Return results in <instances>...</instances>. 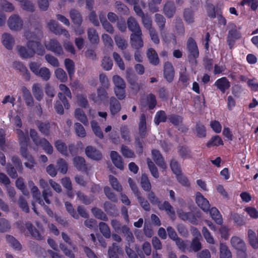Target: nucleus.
Here are the masks:
<instances>
[{
    "label": "nucleus",
    "instance_id": "338daca9",
    "mask_svg": "<svg viewBox=\"0 0 258 258\" xmlns=\"http://www.w3.org/2000/svg\"><path fill=\"white\" fill-rule=\"evenodd\" d=\"M113 63L109 57L104 56L102 60L101 66L106 71H109L112 69Z\"/></svg>",
    "mask_w": 258,
    "mask_h": 258
},
{
    "label": "nucleus",
    "instance_id": "1a4fd4ad",
    "mask_svg": "<svg viewBox=\"0 0 258 258\" xmlns=\"http://www.w3.org/2000/svg\"><path fill=\"white\" fill-rule=\"evenodd\" d=\"M142 32L141 33H132L130 36L131 44L132 46L139 49L143 47L144 42L142 38Z\"/></svg>",
    "mask_w": 258,
    "mask_h": 258
},
{
    "label": "nucleus",
    "instance_id": "864d4df0",
    "mask_svg": "<svg viewBox=\"0 0 258 258\" xmlns=\"http://www.w3.org/2000/svg\"><path fill=\"white\" fill-rule=\"evenodd\" d=\"M148 168L150 171L152 175L155 178H158L159 176L158 169L154 163L149 158L147 160Z\"/></svg>",
    "mask_w": 258,
    "mask_h": 258
},
{
    "label": "nucleus",
    "instance_id": "69168bd1",
    "mask_svg": "<svg viewBox=\"0 0 258 258\" xmlns=\"http://www.w3.org/2000/svg\"><path fill=\"white\" fill-rule=\"evenodd\" d=\"M11 226L9 222L5 218L0 219V232H6L11 229Z\"/></svg>",
    "mask_w": 258,
    "mask_h": 258
},
{
    "label": "nucleus",
    "instance_id": "bf43d9fd",
    "mask_svg": "<svg viewBox=\"0 0 258 258\" xmlns=\"http://www.w3.org/2000/svg\"><path fill=\"white\" fill-rule=\"evenodd\" d=\"M118 250V246L115 243H113L112 246L108 248V255L109 258H119L117 253Z\"/></svg>",
    "mask_w": 258,
    "mask_h": 258
},
{
    "label": "nucleus",
    "instance_id": "c03bdc74",
    "mask_svg": "<svg viewBox=\"0 0 258 258\" xmlns=\"http://www.w3.org/2000/svg\"><path fill=\"white\" fill-rule=\"evenodd\" d=\"M92 212L96 218L104 221L108 220L106 215L101 209L93 208L92 209Z\"/></svg>",
    "mask_w": 258,
    "mask_h": 258
},
{
    "label": "nucleus",
    "instance_id": "c85d7f7f",
    "mask_svg": "<svg viewBox=\"0 0 258 258\" xmlns=\"http://www.w3.org/2000/svg\"><path fill=\"white\" fill-rule=\"evenodd\" d=\"M87 35L91 43L95 44L99 42V37L96 30L94 28H88L87 30Z\"/></svg>",
    "mask_w": 258,
    "mask_h": 258
},
{
    "label": "nucleus",
    "instance_id": "680f3d73",
    "mask_svg": "<svg viewBox=\"0 0 258 258\" xmlns=\"http://www.w3.org/2000/svg\"><path fill=\"white\" fill-rule=\"evenodd\" d=\"M120 131L121 138L123 139L124 141L130 142L131 138L128 127L126 125L122 126L120 127Z\"/></svg>",
    "mask_w": 258,
    "mask_h": 258
},
{
    "label": "nucleus",
    "instance_id": "3c124183",
    "mask_svg": "<svg viewBox=\"0 0 258 258\" xmlns=\"http://www.w3.org/2000/svg\"><path fill=\"white\" fill-rule=\"evenodd\" d=\"M91 125L93 132L95 135L100 139H102L103 138V134L100 127L98 125V123L95 120H92L91 122Z\"/></svg>",
    "mask_w": 258,
    "mask_h": 258
},
{
    "label": "nucleus",
    "instance_id": "b1692460",
    "mask_svg": "<svg viewBox=\"0 0 258 258\" xmlns=\"http://www.w3.org/2000/svg\"><path fill=\"white\" fill-rule=\"evenodd\" d=\"M147 56L150 63L156 66L159 62L158 55L155 50L152 48H149L147 51Z\"/></svg>",
    "mask_w": 258,
    "mask_h": 258
},
{
    "label": "nucleus",
    "instance_id": "72a5a7b5",
    "mask_svg": "<svg viewBox=\"0 0 258 258\" xmlns=\"http://www.w3.org/2000/svg\"><path fill=\"white\" fill-rule=\"evenodd\" d=\"M22 90L26 104L29 106H33L34 104V100L30 91L25 87H23Z\"/></svg>",
    "mask_w": 258,
    "mask_h": 258
},
{
    "label": "nucleus",
    "instance_id": "603ef678",
    "mask_svg": "<svg viewBox=\"0 0 258 258\" xmlns=\"http://www.w3.org/2000/svg\"><path fill=\"white\" fill-rule=\"evenodd\" d=\"M39 131L45 136H48L49 134L50 124L49 123L38 122L37 123Z\"/></svg>",
    "mask_w": 258,
    "mask_h": 258
},
{
    "label": "nucleus",
    "instance_id": "bb28decb",
    "mask_svg": "<svg viewBox=\"0 0 258 258\" xmlns=\"http://www.w3.org/2000/svg\"><path fill=\"white\" fill-rule=\"evenodd\" d=\"M152 158L157 165L162 168H166L164 159L159 151L153 150L152 151Z\"/></svg>",
    "mask_w": 258,
    "mask_h": 258
},
{
    "label": "nucleus",
    "instance_id": "6e6d98bb",
    "mask_svg": "<svg viewBox=\"0 0 258 258\" xmlns=\"http://www.w3.org/2000/svg\"><path fill=\"white\" fill-rule=\"evenodd\" d=\"M142 18V22L144 27L149 31L154 29L152 27L151 18L148 15H144Z\"/></svg>",
    "mask_w": 258,
    "mask_h": 258
},
{
    "label": "nucleus",
    "instance_id": "79ce46f5",
    "mask_svg": "<svg viewBox=\"0 0 258 258\" xmlns=\"http://www.w3.org/2000/svg\"><path fill=\"white\" fill-rule=\"evenodd\" d=\"M37 76H39L43 81H48L51 76V73L49 70L46 67H42L40 68L38 72Z\"/></svg>",
    "mask_w": 258,
    "mask_h": 258
},
{
    "label": "nucleus",
    "instance_id": "2eb2a0df",
    "mask_svg": "<svg viewBox=\"0 0 258 258\" xmlns=\"http://www.w3.org/2000/svg\"><path fill=\"white\" fill-rule=\"evenodd\" d=\"M198 10L197 7L195 8H188L185 9L183 12V17L185 21L188 24H192L195 22V13Z\"/></svg>",
    "mask_w": 258,
    "mask_h": 258
},
{
    "label": "nucleus",
    "instance_id": "4d7b16f0",
    "mask_svg": "<svg viewBox=\"0 0 258 258\" xmlns=\"http://www.w3.org/2000/svg\"><path fill=\"white\" fill-rule=\"evenodd\" d=\"M75 132L78 136L84 138L86 136V131L83 126L80 123L76 122L74 125Z\"/></svg>",
    "mask_w": 258,
    "mask_h": 258
},
{
    "label": "nucleus",
    "instance_id": "a19ab883",
    "mask_svg": "<svg viewBox=\"0 0 258 258\" xmlns=\"http://www.w3.org/2000/svg\"><path fill=\"white\" fill-rule=\"evenodd\" d=\"M99 228L102 234L106 238H109L111 236L110 229L107 224L101 222L99 223Z\"/></svg>",
    "mask_w": 258,
    "mask_h": 258
},
{
    "label": "nucleus",
    "instance_id": "f3484780",
    "mask_svg": "<svg viewBox=\"0 0 258 258\" xmlns=\"http://www.w3.org/2000/svg\"><path fill=\"white\" fill-rule=\"evenodd\" d=\"M230 243L232 247L236 250L244 248L246 247L244 240L240 237L233 236L230 239Z\"/></svg>",
    "mask_w": 258,
    "mask_h": 258
},
{
    "label": "nucleus",
    "instance_id": "aec40b11",
    "mask_svg": "<svg viewBox=\"0 0 258 258\" xmlns=\"http://www.w3.org/2000/svg\"><path fill=\"white\" fill-rule=\"evenodd\" d=\"M16 50L19 55L23 58H31L34 55V52L33 50H30L22 45H18Z\"/></svg>",
    "mask_w": 258,
    "mask_h": 258
},
{
    "label": "nucleus",
    "instance_id": "a211bd4d",
    "mask_svg": "<svg viewBox=\"0 0 258 258\" xmlns=\"http://www.w3.org/2000/svg\"><path fill=\"white\" fill-rule=\"evenodd\" d=\"M175 12L176 7L173 2L169 1L165 3L163 8V13L167 18L173 17Z\"/></svg>",
    "mask_w": 258,
    "mask_h": 258
},
{
    "label": "nucleus",
    "instance_id": "4c0bfd02",
    "mask_svg": "<svg viewBox=\"0 0 258 258\" xmlns=\"http://www.w3.org/2000/svg\"><path fill=\"white\" fill-rule=\"evenodd\" d=\"M41 146L45 152L49 155L52 154L53 151V147L50 143L45 138H41L39 143V146Z\"/></svg>",
    "mask_w": 258,
    "mask_h": 258
},
{
    "label": "nucleus",
    "instance_id": "f704fd0d",
    "mask_svg": "<svg viewBox=\"0 0 258 258\" xmlns=\"http://www.w3.org/2000/svg\"><path fill=\"white\" fill-rule=\"evenodd\" d=\"M155 21L158 25L161 32L162 36H163V31L165 28L166 19L164 16L160 14L155 15Z\"/></svg>",
    "mask_w": 258,
    "mask_h": 258
},
{
    "label": "nucleus",
    "instance_id": "9b49d317",
    "mask_svg": "<svg viewBox=\"0 0 258 258\" xmlns=\"http://www.w3.org/2000/svg\"><path fill=\"white\" fill-rule=\"evenodd\" d=\"M196 201L199 207L203 211L205 212L209 211L210 207L209 202L201 193L198 192L196 194Z\"/></svg>",
    "mask_w": 258,
    "mask_h": 258
},
{
    "label": "nucleus",
    "instance_id": "2f4dec72",
    "mask_svg": "<svg viewBox=\"0 0 258 258\" xmlns=\"http://www.w3.org/2000/svg\"><path fill=\"white\" fill-rule=\"evenodd\" d=\"M209 211L211 217L215 222L218 224L221 225L223 223V219L218 210L215 207H213Z\"/></svg>",
    "mask_w": 258,
    "mask_h": 258
},
{
    "label": "nucleus",
    "instance_id": "49530a36",
    "mask_svg": "<svg viewBox=\"0 0 258 258\" xmlns=\"http://www.w3.org/2000/svg\"><path fill=\"white\" fill-rule=\"evenodd\" d=\"M103 208L104 210L110 215H115L117 212L116 206L109 202L104 203Z\"/></svg>",
    "mask_w": 258,
    "mask_h": 258
},
{
    "label": "nucleus",
    "instance_id": "f03ea898",
    "mask_svg": "<svg viewBox=\"0 0 258 258\" xmlns=\"http://www.w3.org/2000/svg\"><path fill=\"white\" fill-rule=\"evenodd\" d=\"M105 89L102 87H98L97 90V93L91 94L90 99L98 104L106 103L109 96Z\"/></svg>",
    "mask_w": 258,
    "mask_h": 258
},
{
    "label": "nucleus",
    "instance_id": "20e7f679",
    "mask_svg": "<svg viewBox=\"0 0 258 258\" xmlns=\"http://www.w3.org/2000/svg\"><path fill=\"white\" fill-rule=\"evenodd\" d=\"M187 56L189 59H197L199 56V50L196 41L191 37L188 38L186 42Z\"/></svg>",
    "mask_w": 258,
    "mask_h": 258
},
{
    "label": "nucleus",
    "instance_id": "9d476101",
    "mask_svg": "<svg viewBox=\"0 0 258 258\" xmlns=\"http://www.w3.org/2000/svg\"><path fill=\"white\" fill-rule=\"evenodd\" d=\"M109 109L112 116L117 115L121 109V106L119 101L114 96L109 98Z\"/></svg>",
    "mask_w": 258,
    "mask_h": 258
},
{
    "label": "nucleus",
    "instance_id": "7ed1b4c3",
    "mask_svg": "<svg viewBox=\"0 0 258 258\" xmlns=\"http://www.w3.org/2000/svg\"><path fill=\"white\" fill-rule=\"evenodd\" d=\"M227 29L228 33L227 41L230 48H232L234 44L235 40L240 38L241 35L239 32L237 30V26L233 23H229L227 26Z\"/></svg>",
    "mask_w": 258,
    "mask_h": 258
},
{
    "label": "nucleus",
    "instance_id": "e433bc0d",
    "mask_svg": "<svg viewBox=\"0 0 258 258\" xmlns=\"http://www.w3.org/2000/svg\"><path fill=\"white\" fill-rule=\"evenodd\" d=\"M220 258H232V254L228 246L223 243L220 244Z\"/></svg>",
    "mask_w": 258,
    "mask_h": 258
},
{
    "label": "nucleus",
    "instance_id": "5fc2aeb1",
    "mask_svg": "<svg viewBox=\"0 0 258 258\" xmlns=\"http://www.w3.org/2000/svg\"><path fill=\"white\" fill-rule=\"evenodd\" d=\"M114 40L116 45L121 50H123L126 48L127 43L126 40L120 36H116L114 38Z\"/></svg>",
    "mask_w": 258,
    "mask_h": 258
},
{
    "label": "nucleus",
    "instance_id": "5701e85b",
    "mask_svg": "<svg viewBox=\"0 0 258 258\" xmlns=\"http://www.w3.org/2000/svg\"><path fill=\"white\" fill-rule=\"evenodd\" d=\"M139 131L141 138H144L147 132L146 117L144 114H142L140 117Z\"/></svg>",
    "mask_w": 258,
    "mask_h": 258
},
{
    "label": "nucleus",
    "instance_id": "cd10ccee",
    "mask_svg": "<svg viewBox=\"0 0 258 258\" xmlns=\"http://www.w3.org/2000/svg\"><path fill=\"white\" fill-rule=\"evenodd\" d=\"M32 92L35 99L40 101L43 97V93L41 89L40 84L35 83L33 85L32 88Z\"/></svg>",
    "mask_w": 258,
    "mask_h": 258
},
{
    "label": "nucleus",
    "instance_id": "0eeeda50",
    "mask_svg": "<svg viewBox=\"0 0 258 258\" xmlns=\"http://www.w3.org/2000/svg\"><path fill=\"white\" fill-rule=\"evenodd\" d=\"M179 218L183 221H188L194 225L198 224V216L195 215L192 212H185L182 210H178L177 211Z\"/></svg>",
    "mask_w": 258,
    "mask_h": 258
},
{
    "label": "nucleus",
    "instance_id": "f257e3e1",
    "mask_svg": "<svg viewBox=\"0 0 258 258\" xmlns=\"http://www.w3.org/2000/svg\"><path fill=\"white\" fill-rule=\"evenodd\" d=\"M7 24L12 31L18 32L23 29L24 21L19 15L13 14L8 19Z\"/></svg>",
    "mask_w": 258,
    "mask_h": 258
},
{
    "label": "nucleus",
    "instance_id": "ea45409f",
    "mask_svg": "<svg viewBox=\"0 0 258 258\" xmlns=\"http://www.w3.org/2000/svg\"><path fill=\"white\" fill-rule=\"evenodd\" d=\"M74 166L80 170H84L86 169L85 160L83 157L77 156L73 159Z\"/></svg>",
    "mask_w": 258,
    "mask_h": 258
},
{
    "label": "nucleus",
    "instance_id": "7c9ffc66",
    "mask_svg": "<svg viewBox=\"0 0 258 258\" xmlns=\"http://www.w3.org/2000/svg\"><path fill=\"white\" fill-rule=\"evenodd\" d=\"M55 147L58 152L62 155L67 156L69 155L68 147L66 144L61 140H57L54 143Z\"/></svg>",
    "mask_w": 258,
    "mask_h": 258
},
{
    "label": "nucleus",
    "instance_id": "423d86ee",
    "mask_svg": "<svg viewBox=\"0 0 258 258\" xmlns=\"http://www.w3.org/2000/svg\"><path fill=\"white\" fill-rule=\"evenodd\" d=\"M25 227L32 237L36 240H41L44 238L43 230L42 228H40V231L38 230L30 222L25 223Z\"/></svg>",
    "mask_w": 258,
    "mask_h": 258
},
{
    "label": "nucleus",
    "instance_id": "37998d69",
    "mask_svg": "<svg viewBox=\"0 0 258 258\" xmlns=\"http://www.w3.org/2000/svg\"><path fill=\"white\" fill-rule=\"evenodd\" d=\"M109 179L111 185L115 190L119 192H122V186L118 182L116 178L110 175L109 176Z\"/></svg>",
    "mask_w": 258,
    "mask_h": 258
},
{
    "label": "nucleus",
    "instance_id": "a18cd8bd",
    "mask_svg": "<svg viewBox=\"0 0 258 258\" xmlns=\"http://www.w3.org/2000/svg\"><path fill=\"white\" fill-rule=\"evenodd\" d=\"M55 75L56 78L62 83H65L68 81L67 73L61 68H58L55 71Z\"/></svg>",
    "mask_w": 258,
    "mask_h": 258
},
{
    "label": "nucleus",
    "instance_id": "4468645a",
    "mask_svg": "<svg viewBox=\"0 0 258 258\" xmlns=\"http://www.w3.org/2000/svg\"><path fill=\"white\" fill-rule=\"evenodd\" d=\"M164 75L168 82H171L173 80L174 77V68L172 64L168 61L164 63Z\"/></svg>",
    "mask_w": 258,
    "mask_h": 258
},
{
    "label": "nucleus",
    "instance_id": "e2e57ef3",
    "mask_svg": "<svg viewBox=\"0 0 258 258\" xmlns=\"http://www.w3.org/2000/svg\"><path fill=\"white\" fill-rule=\"evenodd\" d=\"M138 202L142 208L146 211H149L151 210V207L148 201L146 200L141 195L137 197Z\"/></svg>",
    "mask_w": 258,
    "mask_h": 258
},
{
    "label": "nucleus",
    "instance_id": "ddd939ff",
    "mask_svg": "<svg viewBox=\"0 0 258 258\" xmlns=\"http://www.w3.org/2000/svg\"><path fill=\"white\" fill-rule=\"evenodd\" d=\"M158 207L159 210L165 211L167 215L172 220H174L175 212L173 207L169 202L165 201L162 204L160 203Z\"/></svg>",
    "mask_w": 258,
    "mask_h": 258
},
{
    "label": "nucleus",
    "instance_id": "39448f33",
    "mask_svg": "<svg viewBox=\"0 0 258 258\" xmlns=\"http://www.w3.org/2000/svg\"><path fill=\"white\" fill-rule=\"evenodd\" d=\"M59 89L60 92L58 93V97L63 103L65 108L68 109L70 108V104L66 98V97L72 98L71 91L64 84H60L59 86Z\"/></svg>",
    "mask_w": 258,
    "mask_h": 258
},
{
    "label": "nucleus",
    "instance_id": "f8f14e48",
    "mask_svg": "<svg viewBox=\"0 0 258 258\" xmlns=\"http://www.w3.org/2000/svg\"><path fill=\"white\" fill-rule=\"evenodd\" d=\"M85 153L87 157L94 160H100L102 157L101 153L95 148L91 146L86 147Z\"/></svg>",
    "mask_w": 258,
    "mask_h": 258
},
{
    "label": "nucleus",
    "instance_id": "13d9d810",
    "mask_svg": "<svg viewBox=\"0 0 258 258\" xmlns=\"http://www.w3.org/2000/svg\"><path fill=\"white\" fill-rule=\"evenodd\" d=\"M104 194L107 198L114 203L118 202V199L115 194L111 190L110 187L105 186L104 188Z\"/></svg>",
    "mask_w": 258,
    "mask_h": 258
},
{
    "label": "nucleus",
    "instance_id": "c756f323",
    "mask_svg": "<svg viewBox=\"0 0 258 258\" xmlns=\"http://www.w3.org/2000/svg\"><path fill=\"white\" fill-rule=\"evenodd\" d=\"M75 117L85 125H88L89 121L85 112L80 108H77L75 111Z\"/></svg>",
    "mask_w": 258,
    "mask_h": 258
},
{
    "label": "nucleus",
    "instance_id": "58836bf2",
    "mask_svg": "<svg viewBox=\"0 0 258 258\" xmlns=\"http://www.w3.org/2000/svg\"><path fill=\"white\" fill-rule=\"evenodd\" d=\"M6 238L8 243L14 249L18 250L21 249L22 246L20 243L14 237L10 235H7Z\"/></svg>",
    "mask_w": 258,
    "mask_h": 258
},
{
    "label": "nucleus",
    "instance_id": "6e6552de",
    "mask_svg": "<svg viewBox=\"0 0 258 258\" xmlns=\"http://www.w3.org/2000/svg\"><path fill=\"white\" fill-rule=\"evenodd\" d=\"M46 48L56 55H61L63 54V50L60 43L55 39H51L45 45Z\"/></svg>",
    "mask_w": 258,
    "mask_h": 258
},
{
    "label": "nucleus",
    "instance_id": "774afa93",
    "mask_svg": "<svg viewBox=\"0 0 258 258\" xmlns=\"http://www.w3.org/2000/svg\"><path fill=\"white\" fill-rule=\"evenodd\" d=\"M59 248L63 253L69 258H75V254L73 251L68 248V247L62 243L59 244Z\"/></svg>",
    "mask_w": 258,
    "mask_h": 258
},
{
    "label": "nucleus",
    "instance_id": "dca6fc26",
    "mask_svg": "<svg viewBox=\"0 0 258 258\" xmlns=\"http://www.w3.org/2000/svg\"><path fill=\"white\" fill-rule=\"evenodd\" d=\"M128 29L132 33H141L142 30L137 21L135 18L130 17L127 20Z\"/></svg>",
    "mask_w": 258,
    "mask_h": 258
},
{
    "label": "nucleus",
    "instance_id": "0e129e2a",
    "mask_svg": "<svg viewBox=\"0 0 258 258\" xmlns=\"http://www.w3.org/2000/svg\"><path fill=\"white\" fill-rule=\"evenodd\" d=\"M47 27L51 32L57 34L61 26L55 20H51L48 23Z\"/></svg>",
    "mask_w": 258,
    "mask_h": 258
},
{
    "label": "nucleus",
    "instance_id": "473e14b6",
    "mask_svg": "<svg viewBox=\"0 0 258 258\" xmlns=\"http://www.w3.org/2000/svg\"><path fill=\"white\" fill-rule=\"evenodd\" d=\"M70 16L73 22L76 25H80L82 22L81 14L76 10L72 9L70 12Z\"/></svg>",
    "mask_w": 258,
    "mask_h": 258
},
{
    "label": "nucleus",
    "instance_id": "393cba45",
    "mask_svg": "<svg viewBox=\"0 0 258 258\" xmlns=\"http://www.w3.org/2000/svg\"><path fill=\"white\" fill-rule=\"evenodd\" d=\"M215 85L223 93H225V91L230 86V82L226 77L217 80L215 83Z\"/></svg>",
    "mask_w": 258,
    "mask_h": 258
},
{
    "label": "nucleus",
    "instance_id": "6ab92c4d",
    "mask_svg": "<svg viewBox=\"0 0 258 258\" xmlns=\"http://www.w3.org/2000/svg\"><path fill=\"white\" fill-rule=\"evenodd\" d=\"M13 67L15 69L19 70L23 73L26 80L29 81L30 79V73L22 62L20 61L14 62Z\"/></svg>",
    "mask_w": 258,
    "mask_h": 258
},
{
    "label": "nucleus",
    "instance_id": "c9c22d12",
    "mask_svg": "<svg viewBox=\"0 0 258 258\" xmlns=\"http://www.w3.org/2000/svg\"><path fill=\"white\" fill-rule=\"evenodd\" d=\"M64 66L70 78L72 79L75 72L74 62L70 58H66L64 60Z\"/></svg>",
    "mask_w": 258,
    "mask_h": 258
},
{
    "label": "nucleus",
    "instance_id": "8fccbe9b",
    "mask_svg": "<svg viewBox=\"0 0 258 258\" xmlns=\"http://www.w3.org/2000/svg\"><path fill=\"white\" fill-rule=\"evenodd\" d=\"M31 191L32 194V196L34 199L35 200L36 202L38 203L40 205H43L44 202L40 197V192L37 186H33L31 188Z\"/></svg>",
    "mask_w": 258,
    "mask_h": 258
},
{
    "label": "nucleus",
    "instance_id": "412c9836",
    "mask_svg": "<svg viewBox=\"0 0 258 258\" xmlns=\"http://www.w3.org/2000/svg\"><path fill=\"white\" fill-rule=\"evenodd\" d=\"M2 43L6 48L11 50L14 45L15 40L10 34L5 33L2 35Z\"/></svg>",
    "mask_w": 258,
    "mask_h": 258
},
{
    "label": "nucleus",
    "instance_id": "09e8293b",
    "mask_svg": "<svg viewBox=\"0 0 258 258\" xmlns=\"http://www.w3.org/2000/svg\"><path fill=\"white\" fill-rule=\"evenodd\" d=\"M167 118V117L165 112L163 110H160L157 112L156 113L154 118V122L156 125H159L161 122H165Z\"/></svg>",
    "mask_w": 258,
    "mask_h": 258
},
{
    "label": "nucleus",
    "instance_id": "4be33fe9",
    "mask_svg": "<svg viewBox=\"0 0 258 258\" xmlns=\"http://www.w3.org/2000/svg\"><path fill=\"white\" fill-rule=\"evenodd\" d=\"M110 157L114 165L120 170H123L124 166L121 156L116 151H112L110 153Z\"/></svg>",
    "mask_w": 258,
    "mask_h": 258
},
{
    "label": "nucleus",
    "instance_id": "052dcab7",
    "mask_svg": "<svg viewBox=\"0 0 258 258\" xmlns=\"http://www.w3.org/2000/svg\"><path fill=\"white\" fill-rule=\"evenodd\" d=\"M57 166L59 171L62 174H66L68 171V164L62 158H59L57 161Z\"/></svg>",
    "mask_w": 258,
    "mask_h": 258
},
{
    "label": "nucleus",
    "instance_id": "a878e982",
    "mask_svg": "<svg viewBox=\"0 0 258 258\" xmlns=\"http://www.w3.org/2000/svg\"><path fill=\"white\" fill-rule=\"evenodd\" d=\"M41 31L40 29H36L35 32H31L29 30H25L24 31L23 36L29 40H33L34 39H37L40 36H41Z\"/></svg>",
    "mask_w": 258,
    "mask_h": 258
},
{
    "label": "nucleus",
    "instance_id": "de8ad7c7",
    "mask_svg": "<svg viewBox=\"0 0 258 258\" xmlns=\"http://www.w3.org/2000/svg\"><path fill=\"white\" fill-rule=\"evenodd\" d=\"M141 184L143 189L146 191H150L151 189V184L150 180L145 174H143L141 180Z\"/></svg>",
    "mask_w": 258,
    "mask_h": 258
}]
</instances>
